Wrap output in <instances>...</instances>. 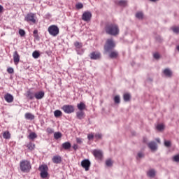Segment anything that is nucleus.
Listing matches in <instances>:
<instances>
[{"label": "nucleus", "mask_w": 179, "mask_h": 179, "mask_svg": "<svg viewBox=\"0 0 179 179\" xmlns=\"http://www.w3.org/2000/svg\"><path fill=\"white\" fill-rule=\"evenodd\" d=\"M105 31L107 34L110 36H117L120 33V29L118 25L114 23H108L105 27Z\"/></svg>", "instance_id": "obj_1"}, {"label": "nucleus", "mask_w": 179, "mask_h": 179, "mask_svg": "<svg viewBox=\"0 0 179 179\" xmlns=\"http://www.w3.org/2000/svg\"><path fill=\"white\" fill-rule=\"evenodd\" d=\"M20 169L22 173H30L31 170V164L29 160H22L20 162Z\"/></svg>", "instance_id": "obj_2"}, {"label": "nucleus", "mask_w": 179, "mask_h": 179, "mask_svg": "<svg viewBox=\"0 0 179 179\" xmlns=\"http://www.w3.org/2000/svg\"><path fill=\"white\" fill-rule=\"evenodd\" d=\"M38 170L41 172V178H47L48 177V166L42 164L39 166Z\"/></svg>", "instance_id": "obj_3"}, {"label": "nucleus", "mask_w": 179, "mask_h": 179, "mask_svg": "<svg viewBox=\"0 0 179 179\" xmlns=\"http://www.w3.org/2000/svg\"><path fill=\"white\" fill-rule=\"evenodd\" d=\"M24 20L28 23H32L33 24H36V23H37V17H36V14L33 13H29L25 16Z\"/></svg>", "instance_id": "obj_4"}, {"label": "nucleus", "mask_w": 179, "mask_h": 179, "mask_svg": "<svg viewBox=\"0 0 179 179\" xmlns=\"http://www.w3.org/2000/svg\"><path fill=\"white\" fill-rule=\"evenodd\" d=\"M48 31L50 36L57 37L59 34V28L57 25H50L48 29Z\"/></svg>", "instance_id": "obj_5"}, {"label": "nucleus", "mask_w": 179, "mask_h": 179, "mask_svg": "<svg viewBox=\"0 0 179 179\" xmlns=\"http://www.w3.org/2000/svg\"><path fill=\"white\" fill-rule=\"evenodd\" d=\"M114 47H115V43H114V41H113V39H108L103 46L104 51H106V52H109V51H111V50H113Z\"/></svg>", "instance_id": "obj_6"}, {"label": "nucleus", "mask_w": 179, "mask_h": 179, "mask_svg": "<svg viewBox=\"0 0 179 179\" xmlns=\"http://www.w3.org/2000/svg\"><path fill=\"white\" fill-rule=\"evenodd\" d=\"M62 110H63L66 114L75 113V107L72 105H64L62 107Z\"/></svg>", "instance_id": "obj_7"}, {"label": "nucleus", "mask_w": 179, "mask_h": 179, "mask_svg": "<svg viewBox=\"0 0 179 179\" xmlns=\"http://www.w3.org/2000/svg\"><path fill=\"white\" fill-rule=\"evenodd\" d=\"M92 155L94 156L96 160H103V152L100 150H94Z\"/></svg>", "instance_id": "obj_8"}, {"label": "nucleus", "mask_w": 179, "mask_h": 179, "mask_svg": "<svg viewBox=\"0 0 179 179\" xmlns=\"http://www.w3.org/2000/svg\"><path fill=\"white\" fill-rule=\"evenodd\" d=\"M91 19H92V13L89 11H85L83 13L82 15V20H84V22H90Z\"/></svg>", "instance_id": "obj_9"}, {"label": "nucleus", "mask_w": 179, "mask_h": 179, "mask_svg": "<svg viewBox=\"0 0 179 179\" xmlns=\"http://www.w3.org/2000/svg\"><path fill=\"white\" fill-rule=\"evenodd\" d=\"M90 161L89 159H83L81 162V166L85 169V171H89V169H90Z\"/></svg>", "instance_id": "obj_10"}, {"label": "nucleus", "mask_w": 179, "mask_h": 179, "mask_svg": "<svg viewBox=\"0 0 179 179\" xmlns=\"http://www.w3.org/2000/svg\"><path fill=\"white\" fill-rule=\"evenodd\" d=\"M13 57L15 65H17L20 62V55H19L17 51L13 52Z\"/></svg>", "instance_id": "obj_11"}, {"label": "nucleus", "mask_w": 179, "mask_h": 179, "mask_svg": "<svg viewBox=\"0 0 179 179\" xmlns=\"http://www.w3.org/2000/svg\"><path fill=\"white\" fill-rule=\"evenodd\" d=\"M91 59H100L101 57V54L99 52H92L90 55Z\"/></svg>", "instance_id": "obj_12"}, {"label": "nucleus", "mask_w": 179, "mask_h": 179, "mask_svg": "<svg viewBox=\"0 0 179 179\" xmlns=\"http://www.w3.org/2000/svg\"><path fill=\"white\" fill-rule=\"evenodd\" d=\"M52 162L55 163V164H61V163H62V157L59 155H55L52 157Z\"/></svg>", "instance_id": "obj_13"}, {"label": "nucleus", "mask_w": 179, "mask_h": 179, "mask_svg": "<svg viewBox=\"0 0 179 179\" xmlns=\"http://www.w3.org/2000/svg\"><path fill=\"white\" fill-rule=\"evenodd\" d=\"M45 94L44 93V92L40 91L34 94V97L35 99H36V100H41V99L44 97Z\"/></svg>", "instance_id": "obj_14"}, {"label": "nucleus", "mask_w": 179, "mask_h": 179, "mask_svg": "<svg viewBox=\"0 0 179 179\" xmlns=\"http://www.w3.org/2000/svg\"><path fill=\"white\" fill-rule=\"evenodd\" d=\"M4 100H6V101L7 103H13V96L10 94L8 93V94L4 95Z\"/></svg>", "instance_id": "obj_15"}, {"label": "nucleus", "mask_w": 179, "mask_h": 179, "mask_svg": "<svg viewBox=\"0 0 179 179\" xmlns=\"http://www.w3.org/2000/svg\"><path fill=\"white\" fill-rule=\"evenodd\" d=\"M163 73L166 78H171V76H173V72L171 71L170 69H165Z\"/></svg>", "instance_id": "obj_16"}, {"label": "nucleus", "mask_w": 179, "mask_h": 179, "mask_svg": "<svg viewBox=\"0 0 179 179\" xmlns=\"http://www.w3.org/2000/svg\"><path fill=\"white\" fill-rule=\"evenodd\" d=\"M148 148H150L151 150H156L157 149V144H156L155 141H151L148 143Z\"/></svg>", "instance_id": "obj_17"}, {"label": "nucleus", "mask_w": 179, "mask_h": 179, "mask_svg": "<svg viewBox=\"0 0 179 179\" xmlns=\"http://www.w3.org/2000/svg\"><path fill=\"white\" fill-rule=\"evenodd\" d=\"M25 96L27 99H29V100H33V99H34V94L30 90L27 91Z\"/></svg>", "instance_id": "obj_18"}, {"label": "nucleus", "mask_w": 179, "mask_h": 179, "mask_svg": "<svg viewBox=\"0 0 179 179\" xmlns=\"http://www.w3.org/2000/svg\"><path fill=\"white\" fill-rule=\"evenodd\" d=\"M77 108L80 110V111H83V110H86V105L83 102H80L77 104Z\"/></svg>", "instance_id": "obj_19"}, {"label": "nucleus", "mask_w": 179, "mask_h": 179, "mask_svg": "<svg viewBox=\"0 0 179 179\" xmlns=\"http://www.w3.org/2000/svg\"><path fill=\"white\" fill-rule=\"evenodd\" d=\"M76 116L78 120H83V118H85V112L81 110L80 112H77Z\"/></svg>", "instance_id": "obj_20"}, {"label": "nucleus", "mask_w": 179, "mask_h": 179, "mask_svg": "<svg viewBox=\"0 0 179 179\" xmlns=\"http://www.w3.org/2000/svg\"><path fill=\"white\" fill-rule=\"evenodd\" d=\"M24 117H25L26 120H31V121L34 120V118H35L34 115H33L30 113H25Z\"/></svg>", "instance_id": "obj_21"}, {"label": "nucleus", "mask_w": 179, "mask_h": 179, "mask_svg": "<svg viewBox=\"0 0 179 179\" xmlns=\"http://www.w3.org/2000/svg\"><path fill=\"white\" fill-rule=\"evenodd\" d=\"M63 149H64L65 150H68V149H71V143L69 142H65L62 145Z\"/></svg>", "instance_id": "obj_22"}, {"label": "nucleus", "mask_w": 179, "mask_h": 179, "mask_svg": "<svg viewBox=\"0 0 179 179\" xmlns=\"http://www.w3.org/2000/svg\"><path fill=\"white\" fill-rule=\"evenodd\" d=\"M105 164L106 167H113V164H114V162L111 159H106Z\"/></svg>", "instance_id": "obj_23"}, {"label": "nucleus", "mask_w": 179, "mask_h": 179, "mask_svg": "<svg viewBox=\"0 0 179 179\" xmlns=\"http://www.w3.org/2000/svg\"><path fill=\"white\" fill-rule=\"evenodd\" d=\"M123 99L125 101H131V94H129V93L124 94Z\"/></svg>", "instance_id": "obj_24"}, {"label": "nucleus", "mask_w": 179, "mask_h": 179, "mask_svg": "<svg viewBox=\"0 0 179 179\" xmlns=\"http://www.w3.org/2000/svg\"><path fill=\"white\" fill-rule=\"evenodd\" d=\"M74 46L76 47V48L80 50V48L83 47V43H82V42L76 41L74 42Z\"/></svg>", "instance_id": "obj_25"}, {"label": "nucleus", "mask_w": 179, "mask_h": 179, "mask_svg": "<svg viewBox=\"0 0 179 179\" xmlns=\"http://www.w3.org/2000/svg\"><path fill=\"white\" fill-rule=\"evenodd\" d=\"M3 138L4 139H10V133L8 131H6L3 133Z\"/></svg>", "instance_id": "obj_26"}, {"label": "nucleus", "mask_w": 179, "mask_h": 179, "mask_svg": "<svg viewBox=\"0 0 179 179\" xmlns=\"http://www.w3.org/2000/svg\"><path fill=\"white\" fill-rule=\"evenodd\" d=\"M147 174L148 177H155V176H156V171L154 169H151L147 173Z\"/></svg>", "instance_id": "obj_27"}, {"label": "nucleus", "mask_w": 179, "mask_h": 179, "mask_svg": "<svg viewBox=\"0 0 179 179\" xmlns=\"http://www.w3.org/2000/svg\"><path fill=\"white\" fill-rule=\"evenodd\" d=\"M54 115H55V117H56V118H58V117H62V112L59 110H56L54 112Z\"/></svg>", "instance_id": "obj_28"}, {"label": "nucleus", "mask_w": 179, "mask_h": 179, "mask_svg": "<svg viewBox=\"0 0 179 179\" xmlns=\"http://www.w3.org/2000/svg\"><path fill=\"white\" fill-rule=\"evenodd\" d=\"M27 148L29 149V150H34L36 145L33 143H29V144H27Z\"/></svg>", "instance_id": "obj_29"}, {"label": "nucleus", "mask_w": 179, "mask_h": 179, "mask_svg": "<svg viewBox=\"0 0 179 179\" xmlns=\"http://www.w3.org/2000/svg\"><path fill=\"white\" fill-rule=\"evenodd\" d=\"M110 58H117L118 57V52L113 51L109 55Z\"/></svg>", "instance_id": "obj_30"}, {"label": "nucleus", "mask_w": 179, "mask_h": 179, "mask_svg": "<svg viewBox=\"0 0 179 179\" xmlns=\"http://www.w3.org/2000/svg\"><path fill=\"white\" fill-rule=\"evenodd\" d=\"M55 139H59V138H62V134L61 132H55L54 134Z\"/></svg>", "instance_id": "obj_31"}, {"label": "nucleus", "mask_w": 179, "mask_h": 179, "mask_svg": "<svg viewBox=\"0 0 179 179\" xmlns=\"http://www.w3.org/2000/svg\"><path fill=\"white\" fill-rule=\"evenodd\" d=\"M32 57H33V58H35L36 59H37V58H38L40 57V52H38V51H37V50H35L32 53Z\"/></svg>", "instance_id": "obj_32"}, {"label": "nucleus", "mask_w": 179, "mask_h": 179, "mask_svg": "<svg viewBox=\"0 0 179 179\" xmlns=\"http://www.w3.org/2000/svg\"><path fill=\"white\" fill-rule=\"evenodd\" d=\"M136 17L137 19H143V13L138 12L136 13Z\"/></svg>", "instance_id": "obj_33"}, {"label": "nucleus", "mask_w": 179, "mask_h": 179, "mask_svg": "<svg viewBox=\"0 0 179 179\" xmlns=\"http://www.w3.org/2000/svg\"><path fill=\"white\" fill-rule=\"evenodd\" d=\"M46 132L48 135H51V134H54V129H52L51 127H48L46 129Z\"/></svg>", "instance_id": "obj_34"}, {"label": "nucleus", "mask_w": 179, "mask_h": 179, "mask_svg": "<svg viewBox=\"0 0 179 179\" xmlns=\"http://www.w3.org/2000/svg\"><path fill=\"white\" fill-rule=\"evenodd\" d=\"M29 139H36L37 138V134L34 132H31L29 135Z\"/></svg>", "instance_id": "obj_35"}, {"label": "nucleus", "mask_w": 179, "mask_h": 179, "mask_svg": "<svg viewBox=\"0 0 179 179\" xmlns=\"http://www.w3.org/2000/svg\"><path fill=\"white\" fill-rule=\"evenodd\" d=\"M95 138L96 139V141H99V139H102L103 138V134H101V133H96L95 135Z\"/></svg>", "instance_id": "obj_36"}, {"label": "nucleus", "mask_w": 179, "mask_h": 179, "mask_svg": "<svg viewBox=\"0 0 179 179\" xmlns=\"http://www.w3.org/2000/svg\"><path fill=\"white\" fill-rule=\"evenodd\" d=\"M118 5H120V6H127V1L120 0L118 1Z\"/></svg>", "instance_id": "obj_37"}, {"label": "nucleus", "mask_w": 179, "mask_h": 179, "mask_svg": "<svg viewBox=\"0 0 179 179\" xmlns=\"http://www.w3.org/2000/svg\"><path fill=\"white\" fill-rule=\"evenodd\" d=\"M114 101L116 103V104H119L120 103L121 99H120V96H115L114 98Z\"/></svg>", "instance_id": "obj_38"}, {"label": "nucleus", "mask_w": 179, "mask_h": 179, "mask_svg": "<svg viewBox=\"0 0 179 179\" xmlns=\"http://www.w3.org/2000/svg\"><path fill=\"white\" fill-rule=\"evenodd\" d=\"M19 34L21 36V37H24V36H26V31H24L23 29H20Z\"/></svg>", "instance_id": "obj_39"}, {"label": "nucleus", "mask_w": 179, "mask_h": 179, "mask_svg": "<svg viewBox=\"0 0 179 179\" xmlns=\"http://www.w3.org/2000/svg\"><path fill=\"white\" fill-rule=\"evenodd\" d=\"M157 129L158 130V131H162V130H163V129H164V124H158L157 126Z\"/></svg>", "instance_id": "obj_40"}, {"label": "nucleus", "mask_w": 179, "mask_h": 179, "mask_svg": "<svg viewBox=\"0 0 179 179\" xmlns=\"http://www.w3.org/2000/svg\"><path fill=\"white\" fill-rule=\"evenodd\" d=\"M173 162H176V163H178L179 162V154L177 155H175L173 157Z\"/></svg>", "instance_id": "obj_41"}, {"label": "nucleus", "mask_w": 179, "mask_h": 179, "mask_svg": "<svg viewBox=\"0 0 179 179\" xmlns=\"http://www.w3.org/2000/svg\"><path fill=\"white\" fill-rule=\"evenodd\" d=\"M76 9H82L83 8V4L82 3H78L76 5Z\"/></svg>", "instance_id": "obj_42"}, {"label": "nucleus", "mask_w": 179, "mask_h": 179, "mask_svg": "<svg viewBox=\"0 0 179 179\" xmlns=\"http://www.w3.org/2000/svg\"><path fill=\"white\" fill-rule=\"evenodd\" d=\"M33 33H34V37L35 38H38V30L35 29Z\"/></svg>", "instance_id": "obj_43"}, {"label": "nucleus", "mask_w": 179, "mask_h": 179, "mask_svg": "<svg viewBox=\"0 0 179 179\" xmlns=\"http://www.w3.org/2000/svg\"><path fill=\"white\" fill-rule=\"evenodd\" d=\"M172 30L173 33H179V27H173Z\"/></svg>", "instance_id": "obj_44"}, {"label": "nucleus", "mask_w": 179, "mask_h": 179, "mask_svg": "<svg viewBox=\"0 0 179 179\" xmlns=\"http://www.w3.org/2000/svg\"><path fill=\"white\" fill-rule=\"evenodd\" d=\"M94 138V135L92 133L87 135V139L89 141H92V139H93Z\"/></svg>", "instance_id": "obj_45"}, {"label": "nucleus", "mask_w": 179, "mask_h": 179, "mask_svg": "<svg viewBox=\"0 0 179 179\" xmlns=\"http://www.w3.org/2000/svg\"><path fill=\"white\" fill-rule=\"evenodd\" d=\"M164 145L166 148H170V146H171V142H170V141H164Z\"/></svg>", "instance_id": "obj_46"}, {"label": "nucleus", "mask_w": 179, "mask_h": 179, "mask_svg": "<svg viewBox=\"0 0 179 179\" xmlns=\"http://www.w3.org/2000/svg\"><path fill=\"white\" fill-rule=\"evenodd\" d=\"M153 57L154 58H155V59H159V58H160V55L158 52H157L153 55Z\"/></svg>", "instance_id": "obj_47"}, {"label": "nucleus", "mask_w": 179, "mask_h": 179, "mask_svg": "<svg viewBox=\"0 0 179 179\" xmlns=\"http://www.w3.org/2000/svg\"><path fill=\"white\" fill-rule=\"evenodd\" d=\"M7 72H8V73H13L14 70H13V69L12 67H9V68L7 69Z\"/></svg>", "instance_id": "obj_48"}, {"label": "nucleus", "mask_w": 179, "mask_h": 179, "mask_svg": "<svg viewBox=\"0 0 179 179\" xmlns=\"http://www.w3.org/2000/svg\"><path fill=\"white\" fill-rule=\"evenodd\" d=\"M76 142H77V143H82V138H76Z\"/></svg>", "instance_id": "obj_49"}, {"label": "nucleus", "mask_w": 179, "mask_h": 179, "mask_svg": "<svg viewBox=\"0 0 179 179\" xmlns=\"http://www.w3.org/2000/svg\"><path fill=\"white\" fill-rule=\"evenodd\" d=\"M73 149H74V150H78V145L77 144H74L73 145Z\"/></svg>", "instance_id": "obj_50"}, {"label": "nucleus", "mask_w": 179, "mask_h": 179, "mask_svg": "<svg viewBox=\"0 0 179 179\" xmlns=\"http://www.w3.org/2000/svg\"><path fill=\"white\" fill-rule=\"evenodd\" d=\"M138 157H143V154L142 152H139L138 154Z\"/></svg>", "instance_id": "obj_51"}, {"label": "nucleus", "mask_w": 179, "mask_h": 179, "mask_svg": "<svg viewBox=\"0 0 179 179\" xmlns=\"http://www.w3.org/2000/svg\"><path fill=\"white\" fill-rule=\"evenodd\" d=\"M2 10H3V6L0 5V13H2Z\"/></svg>", "instance_id": "obj_52"}, {"label": "nucleus", "mask_w": 179, "mask_h": 179, "mask_svg": "<svg viewBox=\"0 0 179 179\" xmlns=\"http://www.w3.org/2000/svg\"><path fill=\"white\" fill-rule=\"evenodd\" d=\"M156 141L158 143H160V138H156Z\"/></svg>", "instance_id": "obj_53"}, {"label": "nucleus", "mask_w": 179, "mask_h": 179, "mask_svg": "<svg viewBox=\"0 0 179 179\" xmlns=\"http://www.w3.org/2000/svg\"><path fill=\"white\" fill-rule=\"evenodd\" d=\"M143 142H144L145 143H146L148 142V139L143 138Z\"/></svg>", "instance_id": "obj_54"}, {"label": "nucleus", "mask_w": 179, "mask_h": 179, "mask_svg": "<svg viewBox=\"0 0 179 179\" xmlns=\"http://www.w3.org/2000/svg\"><path fill=\"white\" fill-rule=\"evenodd\" d=\"M151 2H156V1H159V0H150Z\"/></svg>", "instance_id": "obj_55"}, {"label": "nucleus", "mask_w": 179, "mask_h": 179, "mask_svg": "<svg viewBox=\"0 0 179 179\" xmlns=\"http://www.w3.org/2000/svg\"><path fill=\"white\" fill-rule=\"evenodd\" d=\"M177 50L179 51V45L177 46Z\"/></svg>", "instance_id": "obj_56"}]
</instances>
